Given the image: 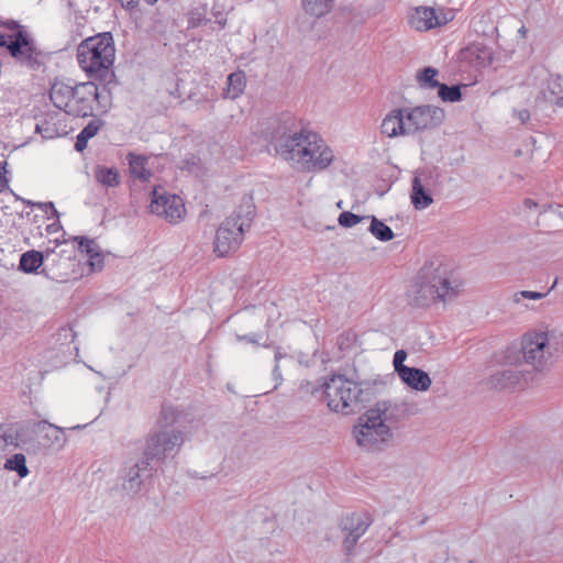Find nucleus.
Here are the masks:
<instances>
[{
    "instance_id": "c9c22d12",
    "label": "nucleus",
    "mask_w": 563,
    "mask_h": 563,
    "mask_svg": "<svg viewBox=\"0 0 563 563\" xmlns=\"http://www.w3.org/2000/svg\"><path fill=\"white\" fill-rule=\"evenodd\" d=\"M407 358V352L405 350H398L394 354L393 365L397 375L402 372V368H408L409 366L405 365L404 362Z\"/></svg>"
},
{
    "instance_id": "412c9836",
    "label": "nucleus",
    "mask_w": 563,
    "mask_h": 563,
    "mask_svg": "<svg viewBox=\"0 0 563 563\" xmlns=\"http://www.w3.org/2000/svg\"><path fill=\"white\" fill-rule=\"evenodd\" d=\"M369 525L367 516L353 514L344 520L343 529L358 540L367 531Z\"/></svg>"
},
{
    "instance_id": "a18cd8bd",
    "label": "nucleus",
    "mask_w": 563,
    "mask_h": 563,
    "mask_svg": "<svg viewBox=\"0 0 563 563\" xmlns=\"http://www.w3.org/2000/svg\"><path fill=\"white\" fill-rule=\"evenodd\" d=\"M336 207H338L339 209H341V208L343 207V202L340 200V201L336 203Z\"/></svg>"
},
{
    "instance_id": "ea45409f",
    "label": "nucleus",
    "mask_w": 563,
    "mask_h": 563,
    "mask_svg": "<svg viewBox=\"0 0 563 563\" xmlns=\"http://www.w3.org/2000/svg\"><path fill=\"white\" fill-rule=\"evenodd\" d=\"M516 115L521 123H526L530 119V112L526 109L516 111Z\"/></svg>"
},
{
    "instance_id": "4c0bfd02",
    "label": "nucleus",
    "mask_w": 563,
    "mask_h": 563,
    "mask_svg": "<svg viewBox=\"0 0 563 563\" xmlns=\"http://www.w3.org/2000/svg\"><path fill=\"white\" fill-rule=\"evenodd\" d=\"M357 539L350 536L349 532H346V536L344 538V541H343V550L346 554H351V552L353 551L354 549V545L357 543Z\"/></svg>"
},
{
    "instance_id": "9b49d317",
    "label": "nucleus",
    "mask_w": 563,
    "mask_h": 563,
    "mask_svg": "<svg viewBox=\"0 0 563 563\" xmlns=\"http://www.w3.org/2000/svg\"><path fill=\"white\" fill-rule=\"evenodd\" d=\"M150 210L153 214L164 218L170 223L180 221L185 213L183 199L177 195H170L161 189H154Z\"/></svg>"
},
{
    "instance_id": "a19ab883",
    "label": "nucleus",
    "mask_w": 563,
    "mask_h": 563,
    "mask_svg": "<svg viewBox=\"0 0 563 563\" xmlns=\"http://www.w3.org/2000/svg\"><path fill=\"white\" fill-rule=\"evenodd\" d=\"M273 376H274V379L277 382V385L280 384V382H282V372H280V368H279L278 364H276L274 369H273Z\"/></svg>"
},
{
    "instance_id": "49530a36",
    "label": "nucleus",
    "mask_w": 563,
    "mask_h": 563,
    "mask_svg": "<svg viewBox=\"0 0 563 563\" xmlns=\"http://www.w3.org/2000/svg\"><path fill=\"white\" fill-rule=\"evenodd\" d=\"M279 358H280V354H279V353H276V355H275V360H276V362H278V360H279Z\"/></svg>"
},
{
    "instance_id": "cd10ccee",
    "label": "nucleus",
    "mask_w": 563,
    "mask_h": 563,
    "mask_svg": "<svg viewBox=\"0 0 563 563\" xmlns=\"http://www.w3.org/2000/svg\"><path fill=\"white\" fill-rule=\"evenodd\" d=\"M371 218L369 232L379 241L388 242L394 239L393 230L375 216Z\"/></svg>"
},
{
    "instance_id": "f3484780",
    "label": "nucleus",
    "mask_w": 563,
    "mask_h": 563,
    "mask_svg": "<svg viewBox=\"0 0 563 563\" xmlns=\"http://www.w3.org/2000/svg\"><path fill=\"white\" fill-rule=\"evenodd\" d=\"M75 86H70L64 82H55L49 90V98L53 104L67 112L68 106L74 97Z\"/></svg>"
},
{
    "instance_id": "f03ea898",
    "label": "nucleus",
    "mask_w": 563,
    "mask_h": 563,
    "mask_svg": "<svg viewBox=\"0 0 563 563\" xmlns=\"http://www.w3.org/2000/svg\"><path fill=\"white\" fill-rule=\"evenodd\" d=\"M188 415L174 406H163L157 430L152 432L145 441L143 456L152 462L164 463L174 459L187 439L184 431Z\"/></svg>"
},
{
    "instance_id": "de8ad7c7",
    "label": "nucleus",
    "mask_w": 563,
    "mask_h": 563,
    "mask_svg": "<svg viewBox=\"0 0 563 563\" xmlns=\"http://www.w3.org/2000/svg\"><path fill=\"white\" fill-rule=\"evenodd\" d=\"M52 253H53V252H47V253H46V258H48V257H49V255H51Z\"/></svg>"
},
{
    "instance_id": "9d476101",
    "label": "nucleus",
    "mask_w": 563,
    "mask_h": 563,
    "mask_svg": "<svg viewBox=\"0 0 563 563\" xmlns=\"http://www.w3.org/2000/svg\"><path fill=\"white\" fill-rule=\"evenodd\" d=\"M323 394L330 410L351 415L360 408L363 389L343 375H333L323 384Z\"/></svg>"
},
{
    "instance_id": "79ce46f5",
    "label": "nucleus",
    "mask_w": 563,
    "mask_h": 563,
    "mask_svg": "<svg viewBox=\"0 0 563 563\" xmlns=\"http://www.w3.org/2000/svg\"><path fill=\"white\" fill-rule=\"evenodd\" d=\"M202 22V19L199 18V16H196L195 13H192L190 20H189V24L191 26H198L200 23Z\"/></svg>"
},
{
    "instance_id": "0eeeda50",
    "label": "nucleus",
    "mask_w": 563,
    "mask_h": 563,
    "mask_svg": "<svg viewBox=\"0 0 563 563\" xmlns=\"http://www.w3.org/2000/svg\"><path fill=\"white\" fill-rule=\"evenodd\" d=\"M0 47H5L21 66L37 69L42 65V51L26 29L14 20L0 25Z\"/></svg>"
},
{
    "instance_id": "c85d7f7f",
    "label": "nucleus",
    "mask_w": 563,
    "mask_h": 563,
    "mask_svg": "<svg viewBox=\"0 0 563 563\" xmlns=\"http://www.w3.org/2000/svg\"><path fill=\"white\" fill-rule=\"evenodd\" d=\"M438 70L433 67H426L417 74V81L421 88L434 89L441 86L437 80Z\"/></svg>"
},
{
    "instance_id": "5701e85b",
    "label": "nucleus",
    "mask_w": 563,
    "mask_h": 563,
    "mask_svg": "<svg viewBox=\"0 0 563 563\" xmlns=\"http://www.w3.org/2000/svg\"><path fill=\"white\" fill-rule=\"evenodd\" d=\"M335 0H301L305 12L314 18H321L328 14Z\"/></svg>"
},
{
    "instance_id": "423d86ee",
    "label": "nucleus",
    "mask_w": 563,
    "mask_h": 563,
    "mask_svg": "<svg viewBox=\"0 0 563 563\" xmlns=\"http://www.w3.org/2000/svg\"><path fill=\"white\" fill-rule=\"evenodd\" d=\"M393 420V406L379 401L358 417L353 428L356 444L365 451H379L393 438L389 423Z\"/></svg>"
},
{
    "instance_id": "2eb2a0df",
    "label": "nucleus",
    "mask_w": 563,
    "mask_h": 563,
    "mask_svg": "<svg viewBox=\"0 0 563 563\" xmlns=\"http://www.w3.org/2000/svg\"><path fill=\"white\" fill-rule=\"evenodd\" d=\"M37 432L41 434V444L51 451H60L67 443L65 429L55 424L42 421L37 424Z\"/></svg>"
},
{
    "instance_id": "c756f323",
    "label": "nucleus",
    "mask_w": 563,
    "mask_h": 563,
    "mask_svg": "<svg viewBox=\"0 0 563 563\" xmlns=\"http://www.w3.org/2000/svg\"><path fill=\"white\" fill-rule=\"evenodd\" d=\"M99 131V124L91 121L89 122L77 135L75 150L82 152L87 147L88 141L93 137Z\"/></svg>"
},
{
    "instance_id": "393cba45",
    "label": "nucleus",
    "mask_w": 563,
    "mask_h": 563,
    "mask_svg": "<svg viewBox=\"0 0 563 563\" xmlns=\"http://www.w3.org/2000/svg\"><path fill=\"white\" fill-rule=\"evenodd\" d=\"M130 172L132 176L146 181L151 177V172L147 169V158L142 155L130 153L128 155Z\"/></svg>"
},
{
    "instance_id": "a211bd4d",
    "label": "nucleus",
    "mask_w": 563,
    "mask_h": 563,
    "mask_svg": "<svg viewBox=\"0 0 563 563\" xmlns=\"http://www.w3.org/2000/svg\"><path fill=\"white\" fill-rule=\"evenodd\" d=\"M521 372L517 369H501L490 376V385L495 388H512L520 384Z\"/></svg>"
},
{
    "instance_id": "1a4fd4ad",
    "label": "nucleus",
    "mask_w": 563,
    "mask_h": 563,
    "mask_svg": "<svg viewBox=\"0 0 563 563\" xmlns=\"http://www.w3.org/2000/svg\"><path fill=\"white\" fill-rule=\"evenodd\" d=\"M254 218L251 202L240 206L218 228L214 236V253L227 256L234 253L244 241V233L250 230Z\"/></svg>"
},
{
    "instance_id": "f257e3e1",
    "label": "nucleus",
    "mask_w": 563,
    "mask_h": 563,
    "mask_svg": "<svg viewBox=\"0 0 563 563\" xmlns=\"http://www.w3.org/2000/svg\"><path fill=\"white\" fill-rule=\"evenodd\" d=\"M271 142L275 152L299 170L322 172L334 161L333 150L321 135L310 129H299L290 115L273 124Z\"/></svg>"
},
{
    "instance_id": "6ab92c4d",
    "label": "nucleus",
    "mask_w": 563,
    "mask_h": 563,
    "mask_svg": "<svg viewBox=\"0 0 563 563\" xmlns=\"http://www.w3.org/2000/svg\"><path fill=\"white\" fill-rule=\"evenodd\" d=\"M75 241H78L79 250L89 256V265L91 266V269H101L103 261L96 241L78 236L75 238Z\"/></svg>"
},
{
    "instance_id": "7ed1b4c3",
    "label": "nucleus",
    "mask_w": 563,
    "mask_h": 563,
    "mask_svg": "<svg viewBox=\"0 0 563 563\" xmlns=\"http://www.w3.org/2000/svg\"><path fill=\"white\" fill-rule=\"evenodd\" d=\"M460 287L461 283L452 279L441 264L430 262L413 278L408 289V299L415 307H429L437 301L448 302L455 299Z\"/></svg>"
},
{
    "instance_id": "37998d69",
    "label": "nucleus",
    "mask_w": 563,
    "mask_h": 563,
    "mask_svg": "<svg viewBox=\"0 0 563 563\" xmlns=\"http://www.w3.org/2000/svg\"><path fill=\"white\" fill-rule=\"evenodd\" d=\"M86 426H87V424H76V426H74V427H71V428H69V429H70V430H81V429L86 428Z\"/></svg>"
},
{
    "instance_id": "f704fd0d",
    "label": "nucleus",
    "mask_w": 563,
    "mask_h": 563,
    "mask_svg": "<svg viewBox=\"0 0 563 563\" xmlns=\"http://www.w3.org/2000/svg\"><path fill=\"white\" fill-rule=\"evenodd\" d=\"M35 131L46 140H52L58 136L57 130L49 125L47 122L43 124H36Z\"/></svg>"
},
{
    "instance_id": "58836bf2",
    "label": "nucleus",
    "mask_w": 563,
    "mask_h": 563,
    "mask_svg": "<svg viewBox=\"0 0 563 563\" xmlns=\"http://www.w3.org/2000/svg\"><path fill=\"white\" fill-rule=\"evenodd\" d=\"M23 202H25L27 205L37 206L38 208L43 209L44 211L52 210L54 213H57L53 202H37V203H33V202L26 201V200H23Z\"/></svg>"
},
{
    "instance_id": "8fccbe9b",
    "label": "nucleus",
    "mask_w": 563,
    "mask_h": 563,
    "mask_svg": "<svg viewBox=\"0 0 563 563\" xmlns=\"http://www.w3.org/2000/svg\"><path fill=\"white\" fill-rule=\"evenodd\" d=\"M508 362H509L510 364H514V363H515V361H512V360H510V358H508Z\"/></svg>"
},
{
    "instance_id": "39448f33",
    "label": "nucleus",
    "mask_w": 563,
    "mask_h": 563,
    "mask_svg": "<svg viewBox=\"0 0 563 563\" xmlns=\"http://www.w3.org/2000/svg\"><path fill=\"white\" fill-rule=\"evenodd\" d=\"M114 59L115 45L109 32L90 36L77 47V62L80 68L87 77L103 84L114 79Z\"/></svg>"
},
{
    "instance_id": "ddd939ff",
    "label": "nucleus",
    "mask_w": 563,
    "mask_h": 563,
    "mask_svg": "<svg viewBox=\"0 0 563 563\" xmlns=\"http://www.w3.org/2000/svg\"><path fill=\"white\" fill-rule=\"evenodd\" d=\"M151 462L144 456L143 459L126 466L124 474L122 475V488L129 495H136L142 487L143 477L142 474L147 473L151 475Z\"/></svg>"
},
{
    "instance_id": "72a5a7b5",
    "label": "nucleus",
    "mask_w": 563,
    "mask_h": 563,
    "mask_svg": "<svg viewBox=\"0 0 563 563\" xmlns=\"http://www.w3.org/2000/svg\"><path fill=\"white\" fill-rule=\"evenodd\" d=\"M367 218L368 217H361L350 211H344L339 216L338 222L343 228H352Z\"/></svg>"
},
{
    "instance_id": "f8f14e48",
    "label": "nucleus",
    "mask_w": 563,
    "mask_h": 563,
    "mask_svg": "<svg viewBox=\"0 0 563 563\" xmlns=\"http://www.w3.org/2000/svg\"><path fill=\"white\" fill-rule=\"evenodd\" d=\"M100 98L96 84L82 82L75 86L74 97L67 109V114L74 117H88L93 112V102Z\"/></svg>"
},
{
    "instance_id": "a878e982",
    "label": "nucleus",
    "mask_w": 563,
    "mask_h": 563,
    "mask_svg": "<svg viewBox=\"0 0 563 563\" xmlns=\"http://www.w3.org/2000/svg\"><path fill=\"white\" fill-rule=\"evenodd\" d=\"M95 178L106 187H117L121 183L120 174L114 167L97 166L95 169Z\"/></svg>"
},
{
    "instance_id": "bb28decb",
    "label": "nucleus",
    "mask_w": 563,
    "mask_h": 563,
    "mask_svg": "<svg viewBox=\"0 0 563 563\" xmlns=\"http://www.w3.org/2000/svg\"><path fill=\"white\" fill-rule=\"evenodd\" d=\"M19 441L18 433L11 426L0 423V456L7 452L9 448H16Z\"/></svg>"
},
{
    "instance_id": "4be33fe9",
    "label": "nucleus",
    "mask_w": 563,
    "mask_h": 563,
    "mask_svg": "<svg viewBox=\"0 0 563 563\" xmlns=\"http://www.w3.org/2000/svg\"><path fill=\"white\" fill-rule=\"evenodd\" d=\"M411 202L418 210H423L433 202L431 195L422 186L419 176H415L412 179Z\"/></svg>"
},
{
    "instance_id": "b1692460",
    "label": "nucleus",
    "mask_w": 563,
    "mask_h": 563,
    "mask_svg": "<svg viewBox=\"0 0 563 563\" xmlns=\"http://www.w3.org/2000/svg\"><path fill=\"white\" fill-rule=\"evenodd\" d=\"M44 254L40 251H27L20 257L19 268L24 273H35L43 265Z\"/></svg>"
},
{
    "instance_id": "09e8293b",
    "label": "nucleus",
    "mask_w": 563,
    "mask_h": 563,
    "mask_svg": "<svg viewBox=\"0 0 563 563\" xmlns=\"http://www.w3.org/2000/svg\"><path fill=\"white\" fill-rule=\"evenodd\" d=\"M150 3H154L156 2L157 0H147Z\"/></svg>"
},
{
    "instance_id": "dca6fc26",
    "label": "nucleus",
    "mask_w": 563,
    "mask_h": 563,
    "mask_svg": "<svg viewBox=\"0 0 563 563\" xmlns=\"http://www.w3.org/2000/svg\"><path fill=\"white\" fill-rule=\"evenodd\" d=\"M398 377L405 385L417 391H427L432 384L428 373L417 367L402 368Z\"/></svg>"
},
{
    "instance_id": "473e14b6",
    "label": "nucleus",
    "mask_w": 563,
    "mask_h": 563,
    "mask_svg": "<svg viewBox=\"0 0 563 563\" xmlns=\"http://www.w3.org/2000/svg\"><path fill=\"white\" fill-rule=\"evenodd\" d=\"M547 296V292L532 291V290H520L516 291L511 300L514 303L520 305L523 300H541Z\"/></svg>"
},
{
    "instance_id": "2f4dec72",
    "label": "nucleus",
    "mask_w": 563,
    "mask_h": 563,
    "mask_svg": "<svg viewBox=\"0 0 563 563\" xmlns=\"http://www.w3.org/2000/svg\"><path fill=\"white\" fill-rule=\"evenodd\" d=\"M438 95L444 102H456L462 98L461 90L459 86H446L445 84H441L438 90Z\"/></svg>"
},
{
    "instance_id": "e433bc0d",
    "label": "nucleus",
    "mask_w": 563,
    "mask_h": 563,
    "mask_svg": "<svg viewBox=\"0 0 563 563\" xmlns=\"http://www.w3.org/2000/svg\"><path fill=\"white\" fill-rule=\"evenodd\" d=\"M261 339H262V335L258 333H251V334H246V335H240V334L236 335L238 341H245L247 343L256 344V345L261 344L260 343Z\"/></svg>"
},
{
    "instance_id": "7c9ffc66",
    "label": "nucleus",
    "mask_w": 563,
    "mask_h": 563,
    "mask_svg": "<svg viewBox=\"0 0 563 563\" xmlns=\"http://www.w3.org/2000/svg\"><path fill=\"white\" fill-rule=\"evenodd\" d=\"M4 468L8 471L16 472L21 478H24L29 475L26 460L22 453H16L8 459L4 463Z\"/></svg>"
},
{
    "instance_id": "20e7f679",
    "label": "nucleus",
    "mask_w": 563,
    "mask_h": 563,
    "mask_svg": "<svg viewBox=\"0 0 563 563\" xmlns=\"http://www.w3.org/2000/svg\"><path fill=\"white\" fill-rule=\"evenodd\" d=\"M444 118V110L432 104L397 108L383 119L380 131L388 137L411 135L439 126Z\"/></svg>"
},
{
    "instance_id": "6e6552de",
    "label": "nucleus",
    "mask_w": 563,
    "mask_h": 563,
    "mask_svg": "<svg viewBox=\"0 0 563 563\" xmlns=\"http://www.w3.org/2000/svg\"><path fill=\"white\" fill-rule=\"evenodd\" d=\"M558 344L548 330H529L520 339L522 363L537 374H547L555 363Z\"/></svg>"
},
{
    "instance_id": "c03bdc74",
    "label": "nucleus",
    "mask_w": 563,
    "mask_h": 563,
    "mask_svg": "<svg viewBox=\"0 0 563 563\" xmlns=\"http://www.w3.org/2000/svg\"><path fill=\"white\" fill-rule=\"evenodd\" d=\"M556 106H559V107H562V108H563V97H561V98H559V99L556 100Z\"/></svg>"
},
{
    "instance_id": "aec40b11",
    "label": "nucleus",
    "mask_w": 563,
    "mask_h": 563,
    "mask_svg": "<svg viewBox=\"0 0 563 563\" xmlns=\"http://www.w3.org/2000/svg\"><path fill=\"white\" fill-rule=\"evenodd\" d=\"M246 87L245 74L241 70L231 73L227 78V87L223 90V97L229 99L239 98Z\"/></svg>"
},
{
    "instance_id": "4468645a",
    "label": "nucleus",
    "mask_w": 563,
    "mask_h": 563,
    "mask_svg": "<svg viewBox=\"0 0 563 563\" xmlns=\"http://www.w3.org/2000/svg\"><path fill=\"white\" fill-rule=\"evenodd\" d=\"M448 19L445 15H438L432 8L428 7L416 8L408 16L410 27L419 32L444 25Z\"/></svg>"
}]
</instances>
